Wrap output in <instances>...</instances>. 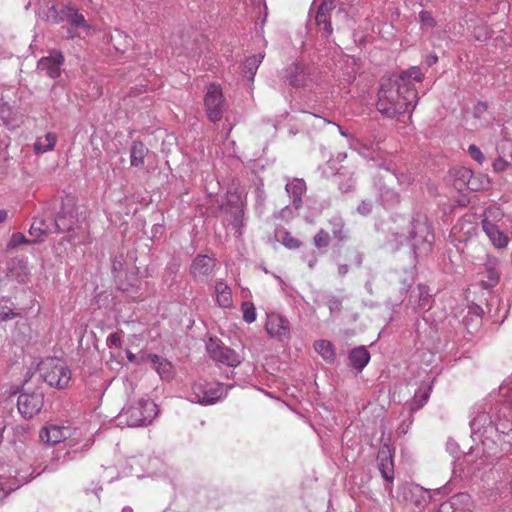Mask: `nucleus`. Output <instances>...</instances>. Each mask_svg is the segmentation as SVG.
I'll return each mask as SVG.
<instances>
[{"label":"nucleus","mask_w":512,"mask_h":512,"mask_svg":"<svg viewBox=\"0 0 512 512\" xmlns=\"http://www.w3.org/2000/svg\"><path fill=\"white\" fill-rule=\"evenodd\" d=\"M422 79L420 68L413 66L394 79L384 80L378 91L377 110L389 118L406 113L411 115L418 101L414 82H420Z\"/></svg>","instance_id":"obj_1"},{"label":"nucleus","mask_w":512,"mask_h":512,"mask_svg":"<svg viewBox=\"0 0 512 512\" xmlns=\"http://www.w3.org/2000/svg\"><path fill=\"white\" fill-rule=\"evenodd\" d=\"M158 414L157 405L150 399L127 403L117 416L119 425L142 427L152 423Z\"/></svg>","instance_id":"obj_2"},{"label":"nucleus","mask_w":512,"mask_h":512,"mask_svg":"<svg viewBox=\"0 0 512 512\" xmlns=\"http://www.w3.org/2000/svg\"><path fill=\"white\" fill-rule=\"evenodd\" d=\"M416 257L428 255L432 250L434 233L425 215L413 217L407 236Z\"/></svg>","instance_id":"obj_3"},{"label":"nucleus","mask_w":512,"mask_h":512,"mask_svg":"<svg viewBox=\"0 0 512 512\" xmlns=\"http://www.w3.org/2000/svg\"><path fill=\"white\" fill-rule=\"evenodd\" d=\"M43 380L50 386L65 389L71 381V371L66 364L58 358H47L39 367Z\"/></svg>","instance_id":"obj_4"},{"label":"nucleus","mask_w":512,"mask_h":512,"mask_svg":"<svg viewBox=\"0 0 512 512\" xmlns=\"http://www.w3.org/2000/svg\"><path fill=\"white\" fill-rule=\"evenodd\" d=\"M227 395L222 383H208L206 381H198L192 386L190 400L193 403L201 405H212L222 400Z\"/></svg>","instance_id":"obj_5"},{"label":"nucleus","mask_w":512,"mask_h":512,"mask_svg":"<svg viewBox=\"0 0 512 512\" xmlns=\"http://www.w3.org/2000/svg\"><path fill=\"white\" fill-rule=\"evenodd\" d=\"M428 493L427 490L417 484L405 483L400 486L398 497L407 505L422 509L434 495H445L448 493V489L446 486H443L434 490L433 495H428Z\"/></svg>","instance_id":"obj_6"},{"label":"nucleus","mask_w":512,"mask_h":512,"mask_svg":"<svg viewBox=\"0 0 512 512\" xmlns=\"http://www.w3.org/2000/svg\"><path fill=\"white\" fill-rule=\"evenodd\" d=\"M210 357L217 362L229 367H237L241 362V356L232 348L223 345L219 340L210 338L206 344Z\"/></svg>","instance_id":"obj_7"},{"label":"nucleus","mask_w":512,"mask_h":512,"mask_svg":"<svg viewBox=\"0 0 512 512\" xmlns=\"http://www.w3.org/2000/svg\"><path fill=\"white\" fill-rule=\"evenodd\" d=\"M44 404V396L41 391L22 392L18 396L17 406L20 414L29 419L38 414Z\"/></svg>","instance_id":"obj_8"},{"label":"nucleus","mask_w":512,"mask_h":512,"mask_svg":"<svg viewBox=\"0 0 512 512\" xmlns=\"http://www.w3.org/2000/svg\"><path fill=\"white\" fill-rule=\"evenodd\" d=\"M206 114L211 122H217L223 115V95L219 86L211 84L204 98Z\"/></svg>","instance_id":"obj_9"},{"label":"nucleus","mask_w":512,"mask_h":512,"mask_svg":"<svg viewBox=\"0 0 512 512\" xmlns=\"http://www.w3.org/2000/svg\"><path fill=\"white\" fill-rule=\"evenodd\" d=\"M265 330L271 338L279 341L290 338V323L288 319L278 313L267 314Z\"/></svg>","instance_id":"obj_10"},{"label":"nucleus","mask_w":512,"mask_h":512,"mask_svg":"<svg viewBox=\"0 0 512 512\" xmlns=\"http://www.w3.org/2000/svg\"><path fill=\"white\" fill-rule=\"evenodd\" d=\"M216 267V259L205 254L197 255L190 265V274L196 280H207L213 276Z\"/></svg>","instance_id":"obj_11"},{"label":"nucleus","mask_w":512,"mask_h":512,"mask_svg":"<svg viewBox=\"0 0 512 512\" xmlns=\"http://www.w3.org/2000/svg\"><path fill=\"white\" fill-rule=\"evenodd\" d=\"M64 56L58 51H52L46 57L38 61L37 68L44 72L48 77L56 79L61 75Z\"/></svg>","instance_id":"obj_12"},{"label":"nucleus","mask_w":512,"mask_h":512,"mask_svg":"<svg viewBox=\"0 0 512 512\" xmlns=\"http://www.w3.org/2000/svg\"><path fill=\"white\" fill-rule=\"evenodd\" d=\"M28 232L38 242L43 241L49 234L56 233L52 215L44 212L42 216L35 217Z\"/></svg>","instance_id":"obj_13"},{"label":"nucleus","mask_w":512,"mask_h":512,"mask_svg":"<svg viewBox=\"0 0 512 512\" xmlns=\"http://www.w3.org/2000/svg\"><path fill=\"white\" fill-rule=\"evenodd\" d=\"M56 233L70 231L76 222V210L70 203H62L61 210L53 219Z\"/></svg>","instance_id":"obj_14"},{"label":"nucleus","mask_w":512,"mask_h":512,"mask_svg":"<svg viewBox=\"0 0 512 512\" xmlns=\"http://www.w3.org/2000/svg\"><path fill=\"white\" fill-rule=\"evenodd\" d=\"M73 433V429L69 426L50 424L45 426L40 431V439L47 444H57L67 438Z\"/></svg>","instance_id":"obj_15"},{"label":"nucleus","mask_w":512,"mask_h":512,"mask_svg":"<svg viewBox=\"0 0 512 512\" xmlns=\"http://www.w3.org/2000/svg\"><path fill=\"white\" fill-rule=\"evenodd\" d=\"M285 191L291 198V203L294 209H301L303 206V196L307 191L304 179L286 177Z\"/></svg>","instance_id":"obj_16"},{"label":"nucleus","mask_w":512,"mask_h":512,"mask_svg":"<svg viewBox=\"0 0 512 512\" xmlns=\"http://www.w3.org/2000/svg\"><path fill=\"white\" fill-rule=\"evenodd\" d=\"M61 15V19L66 18L71 25V28L67 30L68 38L73 39L79 37L80 34L76 32L78 29H89V25L84 16L74 7L66 6L61 10Z\"/></svg>","instance_id":"obj_17"},{"label":"nucleus","mask_w":512,"mask_h":512,"mask_svg":"<svg viewBox=\"0 0 512 512\" xmlns=\"http://www.w3.org/2000/svg\"><path fill=\"white\" fill-rule=\"evenodd\" d=\"M283 78L293 87L307 85L309 72L304 64L294 62L283 70Z\"/></svg>","instance_id":"obj_18"},{"label":"nucleus","mask_w":512,"mask_h":512,"mask_svg":"<svg viewBox=\"0 0 512 512\" xmlns=\"http://www.w3.org/2000/svg\"><path fill=\"white\" fill-rule=\"evenodd\" d=\"M432 301L430 290L424 284H418L410 293L409 303L415 311L430 309Z\"/></svg>","instance_id":"obj_19"},{"label":"nucleus","mask_w":512,"mask_h":512,"mask_svg":"<svg viewBox=\"0 0 512 512\" xmlns=\"http://www.w3.org/2000/svg\"><path fill=\"white\" fill-rule=\"evenodd\" d=\"M147 358L152 362L154 369L162 380L170 381L174 377V367L170 361L156 354H149Z\"/></svg>","instance_id":"obj_20"},{"label":"nucleus","mask_w":512,"mask_h":512,"mask_svg":"<svg viewBox=\"0 0 512 512\" xmlns=\"http://www.w3.org/2000/svg\"><path fill=\"white\" fill-rule=\"evenodd\" d=\"M500 155L492 166L495 172H502L512 165V141H505L497 147Z\"/></svg>","instance_id":"obj_21"},{"label":"nucleus","mask_w":512,"mask_h":512,"mask_svg":"<svg viewBox=\"0 0 512 512\" xmlns=\"http://www.w3.org/2000/svg\"><path fill=\"white\" fill-rule=\"evenodd\" d=\"M482 228L495 247L504 248L507 246V236L498 228L495 223L482 220Z\"/></svg>","instance_id":"obj_22"},{"label":"nucleus","mask_w":512,"mask_h":512,"mask_svg":"<svg viewBox=\"0 0 512 512\" xmlns=\"http://www.w3.org/2000/svg\"><path fill=\"white\" fill-rule=\"evenodd\" d=\"M334 8V0H324L318 8L316 13V23L318 26L323 25L324 30L330 34L332 32V26L330 22V12Z\"/></svg>","instance_id":"obj_23"},{"label":"nucleus","mask_w":512,"mask_h":512,"mask_svg":"<svg viewBox=\"0 0 512 512\" xmlns=\"http://www.w3.org/2000/svg\"><path fill=\"white\" fill-rule=\"evenodd\" d=\"M370 360V353L364 346H359L351 350L349 354V361L351 366L357 370L362 371Z\"/></svg>","instance_id":"obj_24"},{"label":"nucleus","mask_w":512,"mask_h":512,"mask_svg":"<svg viewBox=\"0 0 512 512\" xmlns=\"http://www.w3.org/2000/svg\"><path fill=\"white\" fill-rule=\"evenodd\" d=\"M216 302L222 308L232 307V291L224 281H217L215 284Z\"/></svg>","instance_id":"obj_25"},{"label":"nucleus","mask_w":512,"mask_h":512,"mask_svg":"<svg viewBox=\"0 0 512 512\" xmlns=\"http://www.w3.org/2000/svg\"><path fill=\"white\" fill-rule=\"evenodd\" d=\"M454 512H471L474 502L468 493H458L450 499Z\"/></svg>","instance_id":"obj_26"},{"label":"nucleus","mask_w":512,"mask_h":512,"mask_svg":"<svg viewBox=\"0 0 512 512\" xmlns=\"http://www.w3.org/2000/svg\"><path fill=\"white\" fill-rule=\"evenodd\" d=\"M148 149L140 141H134L130 150V163L131 166L141 168L144 166V159Z\"/></svg>","instance_id":"obj_27"},{"label":"nucleus","mask_w":512,"mask_h":512,"mask_svg":"<svg viewBox=\"0 0 512 512\" xmlns=\"http://www.w3.org/2000/svg\"><path fill=\"white\" fill-rule=\"evenodd\" d=\"M379 470L382 477L392 482L394 480V464L392 456L388 453H380L379 457Z\"/></svg>","instance_id":"obj_28"},{"label":"nucleus","mask_w":512,"mask_h":512,"mask_svg":"<svg viewBox=\"0 0 512 512\" xmlns=\"http://www.w3.org/2000/svg\"><path fill=\"white\" fill-rule=\"evenodd\" d=\"M57 141V136L55 133L48 132L43 137H38L34 143V151L37 154H43L45 152L51 151L54 149Z\"/></svg>","instance_id":"obj_29"},{"label":"nucleus","mask_w":512,"mask_h":512,"mask_svg":"<svg viewBox=\"0 0 512 512\" xmlns=\"http://www.w3.org/2000/svg\"><path fill=\"white\" fill-rule=\"evenodd\" d=\"M451 173L454 177V186L458 190H464L472 177L473 171L466 167H458L454 168Z\"/></svg>","instance_id":"obj_30"},{"label":"nucleus","mask_w":512,"mask_h":512,"mask_svg":"<svg viewBox=\"0 0 512 512\" xmlns=\"http://www.w3.org/2000/svg\"><path fill=\"white\" fill-rule=\"evenodd\" d=\"M264 59V53H259L256 55H252L248 57L244 64H243V70L246 74L247 78L253 82L254 76L258 70L259 65L262 63Z\"/></svg>","instance_id":"obj_31"},{"label":"nucleus","mask_w":512,"mask_h":512,"mask_svg":"<svg viewBox=\"0 0 512 512\" xmlns=\"http://www.w3.org/2000/svg\"><path fill=\"white\" fill-rule=\"evenodd\" d=\"M314 349L326 362L331 363L335 360L334 346L330 341L318 340L314 343Z\"/></svg>","instance_id":"obj_32"},{"label":"nucleus","mask_w":512,"mask_h":512,"mask_svg":"<svg viewBox=\"0 0 512 512\" xmlns=\"http://www.w3.org/2000/svg\"><path fill=\"white\" fill-rule=\"evenodd\" d=\"M379 200L386 209L396 207L400 203V197L393 189L384 187L380 190Z\"/></svg>","instance_id":"obj_33"},{"label":"nucleus","mask_w":512,"mask_h":512,"mask_svg":"<svg viewBox=\"0 0 512 512\" xmlns=\"http://www.w3.org/2000/svg\"><path fill=\"white\" fill-rule=\"evenodd\" d=\"M432 387L429 384H422L415 392L411 410H419L428 401Z\"/></svg>","instance_id":"obj_34"},{"label":"nucleus","mask_w":512,"mask_h":512,"mask_svg":"<svg viewBox=\"0 0 512 512\" xmlns=\"http://www.w3.org/2000/svg\"><path fill=\"white\" fill-rule=\"evenodd\" d=\"M489 186H490V179L487 175H484L481 173L475 174L473 172L472 177L470 178L469 183L466 187V190L477 192V191L485 190V189L489 188Z\"/></svg>","instance_id":"obj_35"},{"label":"nucleus","mask_w":512,"mask_h":512,"mask_svg":"<svg viewBox=\"0 0 512 512\" xmlns=\"http://www.w3.org/2000/svg\"><path fill=\"white\" fill-rule=\"evenodd\" d=\"M497 260H489L485 264V269L488 275V281L485 282V287H493L499 280L500 273L497 269Z\"/></svg>","instance_id":"obj_36"},{"label":"nucleus","mask_w":512,"mask_h":512,"mask_svg":"<svg viewBox=\"0 0 512 512\" xmlns=\"http://www.w3.org/2000/svg\"><path fill=\"white\" fill-rule=\"evenodd\" d=\"M329 225L331 227V231H332L334 237L337 238L340 241L344 240V238H345V235H344V232H343L344 221H343L342 217H340V216H333L329 220Z\"/></svg>","instance_id":"obj_37"},{"label":"nucleus","mask_w":512,"mask_h":512,"mask_svg":"<svg viewBox=\"0 0 512 512\" xmlns=\"http://www.w3.org/2000/svg\"><path fill=\"white\" fill-rule=\"evenodd\" d=\"M37 242L38 241L36 240V238H33L30 240V239H27L23 233L15 232L12 234L10 241L7 244V248L13 249L21 244H34Z\"/></svg>","instance_id":"obj_38"},{"label":"nucleus","mask_w":512,"mask_h":512,"mask_svg":"<svg viewBox=\"0 0 512 512\" xmlns=\"http://www.w3.org/2000/svg\"><path fill=\"white\" fill-rule=\"evenodd\" d=\"M243 320L246 323H253L256 320V308L252 302H243L241 305Z\"/></svg>","instance_id":"obj_39"},{"label":"nucleus","mask_w":512,"mask_h":512,"mask_svg":"<svg viewBox=\"0 0 512 512\" xmlns=\"http://www.w3.org/2000/svg\"><path fill=\"white\" fill-rule=\"evenodd\" d=\"M483 220H487L488 222L495 223L499 221L504 216L503 211L497 206L488 207L483 214Z\"/></svg>","instance_id":"obj_40"},{"label":"nucleus","mask_w":512,"mask_h":512,"mask_svg":"<svg viewBox=\"0 0 512 512\" xmlns=\"http://www.w3.org/2000/svg\"><path fill=\"white\" fill-rule=\"evenodd\" d=\"M419 21L421 23L422 28L430 29L436 25V21L431 15V13L425 10H422L419 13Z\"/></svg>","instance_id":"obj_41"},{"label":"nucleus","mask_w":512,"mask_h":512,"mask_svg":"<svg viewBox=\"0 0 512 512\" xmlns=\"http://www.w3.org/2000/svg\"><path fill=\"white\" fill-rule=\"evenodd\" d=\"M330 242V237L328 232L321 229L315 236H314V245L318 248H324L327 247Z\"/></svg>","instance_id":"obj_42"},{"label":"nucleus","mask_w":512,"mask_h":512,"mask_svg":"<svg viewBox=\"0 0 512 512\" xmlns=\"http://www.w3.org/2000/svg\"><path fill=\"white\" fill-rule=\"evenodd\" d=\"M306 115H307L306 122H311L312 125L317 128H322L323 126H325L327 124H332L331 121H329L321 116L311 114V113H307Z\"/></svg>","instance_id":"obj_43"},{"label":"nucleus","mask_w":512,"mask_h":512,"mask_svg":"<svg viewBox=\"0 0 512 512\" xmlns=\"http://www.w3.org/2000/svg\"><path fill=\"white\" fill-rule=\"evenodd\" d=\"M468 152H469L470 156L475 161H477L479 164H482L484 162L485 157L477 145H475V144L469 145Z\"/></svg>","instance_id":"obj_44"},{"label":"nucleus","mask_w":512,"mask_h":512,"mask_svg":"<svg viewBox=\"0 0 512 512\" xmlns=\"http://www.w3.org/2000/svg\"><path fill=\"white\" fill-rule=\"evenodd\" d=\"M18 315L19 314L15 313L12 308L0 305V322L14 319Z\"/></svg>","instance_id":"obj_45"},{"label":"nucleus","mask_w":512,"mask_h":512,"mask_svg":"<svg viewBox=\"0 0 512 512\" xmlns=\"http://www.w3.org/2000/svg\"><path fill=\"white\" fill-rule=\"evenodd\" d=\"M106 343L109 348H120L121 347V333L120 332L111 333L107 337Z\"/></svg>","instance_id":"obj_46"},{"label":"nucleus","mask_w":512,"mask_h":512,"mask_svg":"<svg viewBox=\"0 0 512 512\" xmlns=\"http://www.w3.org/2000/svg\"><path fill=\"white\" fill-rule=\"evenodd\" d=\"M373 202L371 200H363L357 207V212L362 216H368L372 212Z\"/></svg>","instance_id":"obj_47"},{"label":"nucleus","mask_w":512,"mask_h":512,"mask_svg":"<svg viewBox=\"0 0 512 512\" xmlns=\"http://www.w3.org/2000/svg\"><path fill=\"white\" fill-rule=\"evenodd\" d=\"M328 308L330 310V313H335V312H339L342 308V303L340 301V299H338L337 297L335 296H332L328 299Z\"/></svg>","instance_id":"obj_48"},{"label":"nucleus","mask_w":512,"mask_h":512,"mask_svg":"<svg viewBox=\"0 0 512 512\" xmlns=\"http://www.w3.org/2000/svg\"><path fill=\"white\" fill-rule=\"evenodd\" d=\"M283 243L289 249H295V248H298L300 246L299 240H297L296 238H293L289 234L286 235V237L284 238Z\"/></svg>","instance_id":"obj_49"},{"label":"nucleus","mask_w":512,"mask_h":512,"mask_svg":"<svg viewBox=\"0 0 512 512\" xmlns=\"http://www.w3.org/2000/svg\"><path fill=\"white\" fill-rule=\"evenodd\" d=\"M355 185V180L352 178V177H348L347 178V181L345 183L343 182H339V189L346 193V192H349L353 189Z\"/></svg>","instance_id":"obj_50"},{"label":"nucleus","mask_w":512,"mask_h":512,"mask_svg":"<svg viewBox=\"0 0 512 512\" xmlns=\"http://www.w3.org/2000/svg\"><path fill=\"white\" fill-rule=\"evenodd\" d=\"M19 269L21 272L15 277L19 283H25L28 280V269L26 265L20 264Z\"/></svg>","instance_id":"obj_51"},{"label":"nucleus","mask_w":512,"mask_h":512,"mask_svg":"<svg viewBox=\"0 0 512 512\" xmlns=\"http://www.w3.org/2000/svg\"><path fill=\"white\" fill-rule=\"evenodd\" d=\"M15 488L0 484V505L3 503L4 499L12 492Z\"/></svg>","instance_id":"obj_52"},{"label":"nucleus","mask_w":512,"mask_h":512,"mask_svg":"<svg viewBox=\"0 0 512 512\" xmlns=\"http://www.w3.org/2000/svg\"><path fill=\"white\" fill-rule=\"evenodd\" d=\"M435 512H454L450 500L441 503Z\"/></svg>","instance_id":"obj_53"},{"label":"nucleus","mask_w":512,"mask_h":512,"mask_svg":"<svg viewBox=\"0 0 512 512\" xmlns=\"http://www.w3.org/2000/svg\"><path fill=\"white\" fill-rule=\"evenodd\" d=\"M9 106L5 103H0V115L5 125H10L8 118L5 116L6 111H9Z\"/></svg>","instance_id":"obj_54"},{"label":"nucleus","mask_w":512,"mask_h":512,"mask_svg":"<svg viewBox=\"0 0 512 512\" xmlns=\"http://www.w3.org/2000/svg\"><path fill=\"white\" fill-rule=\"evenodd\" d=\"M485 418H486L485 415H481L471 421L470 425H471L473 432L476 431L478 423L481 422L482 420H485Z\"/></svg>","instance_id":"obj_55"},{"label":"nucleus","mask_w":512,"mask_h":512,"mask_svg":"<svg viewBox=\"0 0 512 512\" xmlns=\"http://www.w3.org/2000/svg\"><path fill=\"white\" fill-rule=\"evenodd\" d=\"M349 271V267L347 264H340L338 266V274L339 276L343 277L345 276Z\"/></svg>","instance_id":"obj_56"},{"label":"nucleus","mask_w":512,"mask_h":512,"mask_svg":"<svg viewBox=\"0 0 512 512\" xmlns=\"http://www.w3.org/2000/svg\"><path fill=\"white\" fill-rule=\"evenodd\" d=\"M437 61H438V56L435 54H431V55L427 56V58H426V63L428 66H432V65L436 64Z\"/></svg>","instance_id":"obj_57"},{"label":"nucleus","mask_w":512,"mask_h":512,"mask_svg":"<svg viewBox=\"0 0 512 512\" xmlns=\"http://www.w3.org/2000/svg\"><path fill=\"white\" fill-rule=\"evenodd\" d=\"M352 254H353V260H352V262H353L355 265L359 266V265L361 264V262H362V257H361V255H360L357 251H353V252H352Z\"/></svg>","instance_id":"obj_58"},{"label":"nucleus","mask_w":512,"mask_h":512,"mask_svg":"<svg viewBox=\"0 0 512 512\" xmlns=\"http://www.w3.org/2000/svg\"><path fill=\"white\" fill-rule=\"evenodd\" d=\"M126 356H127V359L129 360V362H132V363H135L136 360H137V357L135 354H133L131 351H127L126 352Z\"/></svg>","instance_id":"obj_59"},{"label":"nucleus","mask_w":512,"mask_h":512,"mask_svg":"<svg viewBox=\"0 0 512 512\" xmlns=\"http://www.w3.org/2000/svg\"><path fill=\"white\" fill-rule=\"evenodd\" d=\"M7 218V211L1 209L0 210V223L4 222Z\"/></svg>","instance_id":"obj_60"},{"label":"nucleus","mask_w":512,"mask_h":512,"mask_svg":"<svg viewBox=\"0 0 512 512\" xmlns=\"http://www.w3.org/2000/svg\"><path fill=\"white\" fill-rule=\"evenodd\" d=\"M316 262H317V259H316L315 257H313L312 259H310V260L308 261V265H309V267H310V268L314 267V265L316 264Z\"/></svg>","instance_id":"obj_61"},{"label":"nucleus","mask_w":512,"mask_h":512,"mask_svg":"<svg viewBox=\"0 0 512 512\" xmlns=\"http://www.w3.org/2000/svg\"><path fill=\"white\" fill-rule=\"evenodd\" d=\"M337 128L342 136L348 137V134L339 125L337 126Z\"/></svg>","instance_id":"obj_62"},{"label":"nucleus","mask_w":512,"mask_h":512,"mask_svg":"<svg viewBox=\"0 0 512 512\" xmlns=\"http://www.w3.org/2000/svg\"><path fill=\"white\" fill-rule=\"evenodd\" d=\"M122 512H133V509L130 506H125L123 507Z\"/></svg>","instance_id":"obj_63"},{"label":"nucleus","mask_w":512,"mask_h":512,"mask_svg":"<svg viewBox=\"0 0 512 512\" xmlns=\"http://www.w3.org/2000/svg\"><path fill=\"white\" fill-rule=\"evenodd\" d=\"M102 490V487L99 486L95 489L94 493L96 494V496L98 497V492H100Z\"/></svg>","instance_id":"obj_64"}]
</instances>
